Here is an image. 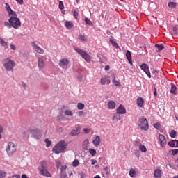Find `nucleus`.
<instances>
[{
    "label": "nucleus",
    "instance_id": "603ef678",
    "mask_svg": "<svg viewBox=\"0 0 178 178\" xmlns=\"http://www.w3.org/2000/svg\"><path fill=\"white\" fill-rule=\"evenodd\" d=\"M159 127H161V124L156 123V124H154V129H159Z\"/></svg>",
    "mask_w": 178,
    "mask_h": 178
},
{
    "label": "nucleus",
    "instance_id": "7ed1b4c3",
    "mask_svg": "<svg viewBox=\"0 0 178 178\" xmlns=\"http://www.w3.org/2000/svg\"><path fill=\"white\" fill-rule=\"evenodd\" d=\"M28 131L29 134H31V137L35 138V140H40V138L42 137L41 130L38 128H31L28 130Z\"/></svg>",
    "mask_w": 178,
    "mask_h": 178
},
{
    "label": "nucleus",
    "instance_id": "4468645a",
    "mask_svg": "<svg viewBox=\"0 0 178 178\" xmlns=\"http://www.w3.org/2000/svg\"><path fill=\"white\" fill-rule=\"evenodd\" d=\"M168 145L171 148H178V140H172L168 143Z\"/></svg>",
    "mask_w": 178,
    "mask_h": 178
},
{
    "label": "nucleus",
    "instance_id": "0eeeda50",
    "mask_svg": "<svg viewBox=\"0 0 178 178\" xmlns=\"http://www.w3.org/2000/svg\"><path fill=\"white\" fill-rule=\"evenodd\" d=\"M39 170L43 176H46V177H51V173L48 172L47 165L46 162H42L41 166L39 168Z\"/></svg>",
    "mask_w": 178,
    "mask_h": 178
},
{
    "label": "nucleus",
    "instance_id": "052dcab7",
    "mask_svg": "<svg viewBox=\"0 0 178 178\" xmlns=\"http://www.w3.org/2000/svg\"><path fill=\"white\" fill-rule=\"evenodd\" d=\"M17 3H19V5H23V0H15Z\"/></svg>",
    "mask_w": 178,
    "mask_h": 178
},
{
    "label": "nucleus",
    "instance_id": "b1692460",
    "mask_svg": "<svg viewBox=\"0 0 178 178\" xmlns=\"http://www.w3.org/2000/svg\"><path fill=\"white\" fill-rule=\"evenodd\" d=\"M113 122H119L120 120V115L119 113H116L113 116Z\"/></svg>",
    "mask_w": 178,
    "mask_h": 178
},
{
    "label": "nucleus",
    "instance_id": "e433bc0d",
    "mask_svg": "<svg viewBox=\"0 0 178 178\" xmlns=\"http://www.w3.org/2000/svg\"><path fill=\"white\" fill-rule=\"evenodd\" d=\"M176 134H177V132L175 130H172L171 132L170 133V136L171 138H175Z\"/></svg>",
    "mask_w": 178,
    "mask_h": 178
},
{
    "label": "nucleus",
    "instance_id": "09e8293b",
    "mask_svg": "<svg viewBox=\"0 0 178 178\" xmlns=\"http://www.w3.org/2000/svg\"><path fill=\"white\" fill-rule=\"evenodd\" d=\"M65 8V6H63V2L62 1H59V9L63 10V9Z\"/></svg>",
    "mask_w": 178,
    "mask_h": 178
},
{
    "label": "nucleus",
    "instance_id": "423d86ee",
    "mask_svg": "<svg viewBox=\"0 0 178 178\" xmlns=\"http://www.w3.org/2000/svg\"><path fill=\"white\" fill-rule=\"evenodd\" d=\"M17 151L16 145L13 142H8L7 148H6V152L8 154V156H12L13 154H15Z\"/></svg>",
    "mask_w": 178,
    "mask_h": 178
},
{
    "label": "nucleus",
    "instance_id": "6e6552de",
    "mask_svg": "<svg viewBox=\"0 0 178 178\" xmlns=\"http://www.w3.org/2000/svg\"><path fill=\"white\" fill-rule=\"evenodd\" d=\"M76 51L79 54V55H81V56H82V58L85 59L86 62H91V56H90V55H88V54H87L86 51L81 50V49H76Z\"/></svg>",
    "mask_w": 178,
    "mask_h": 178
},
{
    "label": "nucleus",
    "instance_id": "4be33fe9",
    "mask_svg": "<svg viewBox=\"0 0 178 178\" xmlns=\"http://www.w3.org/2000/svg\"><path fill=\"white\" fill-rule=\"evenodd\" d=\"M177 90V88L176 87V85H175L173 83H171V90H170L171 94L176 95Z\"/></svg>",
    "mask_w": 178,
    "mask_h": 178
},
{
    "label": "nucleus",
    "instance_id": "a211bd4d",
    "mask_svg": "<svg viewBox=\"0 0 178 178\" xmlns=\"http://www.w3.org/2000/svg\"><path fill=\"white\" fill-rule=\"evenodd\" d=\"M126 57L128 60V62L130 65H133V61H131V52L130 51L127 50L126 53Z\"/></svg>",
    "mask_w": 178,
    "mask_h": 178
},
{
    "label": "nucleus",
    "instance_id": "dca6fc26",
    "mask_svg": "<svg viewBox=\"0 0 178 178\" xmlns=\"http://www.w3.org/2000/svg\"><path fill=\"white\" fill-rule=\"evenodd\" d=\"M154 178H161L162 177V170L161 169H156L154 173Z\"/></svg>",
    "mask_w": 178,
    "mask_h": 178
},
{
    "label": "nucleus",
    "instance_id": "f704fd0d",
    "mask_svg": "<svg viewBox=\"0 0 178 178\" xmlns=\"http://www.w3.org/2000/svg\"><path fill=\"white\" fill-rule=\"evenodd\" d=\"M79 40H80L81 41H87V38H86V35H79L78 36Z\"/></svg>",
    "mask_w": 178,
    "mask_h": 178
},
{
    "label": "nucleus",
    "instance_id": "f8f14e48",
    "mask_svg": "<svg viewBox=\"0 0 178 178\" xmlns=\"http://www.w3.org/2000/svg\"><path fill=\"white\" fill-rule=\"evenodd\" d=\"M69 59L62 58L59 60L58 65L60 67H65V66H67V65H69Z\"/></svg>",
    "mask_w": 178,
    "mask_h": 178
},
{
    "label": "nucleus",
    "instance_id": "ddd939ff",
    "mask_svg": "<svg viewBox=\"0 0 178 178\" xmlns=\"http://www.w3.org/2000/svg\"><path fill=\"white\" fill-rule=\"evenodd\" d=\"M117 113L120 115H124V113H126V108H124L123 105L120 104L117 108Z\"/></svg>",
    "mask_w": 178,
    "mask_h": 178
},
{
    "label": "nucleus",
    "instance_id": "5fc2aeb1",
    "mask_svg": "<svg viewBox=\"0 0 178 178\" xmlns=\"http://www.w3.org/2000/svg\"><path fill=\"white\" fill-rule=\"evenodd\" d=\"M66 169H67V166L63 165V166H61L60 170H61V172H65V170H66Z\"/></svg>",
    "mask_w": 178,
    "mask_h": 178
},
{
    "label": "nucleus",
    "instance_id": "3c124183",
    "mask_svg": "<svg viewBox=\"0 0 178 178\" xmlns=\"http://www.w3.org/2000/svg\"><path fill=\"white\" fill-rule=\"evenodd\" d=\"M10 49H12L13 51H16V46L13 44H10Z\"/></svg>",
    "mask_w": 178,
    "mask_h": 178
},
{
    "label": "nucleus",
    "instance_id": "9d476101",
    "mask_svg": "<svg viewBox=\"0 0 178 178\" xmlns=\"http://www.w3.org/2000/svg\"><path fill=\"white\" fill-rule=\"evenodd\" d=\"M159 144H160L162 148L166 147V138L163 134L159 135Z\"/></svg>",
    "mask_w": 178,
    "mask_h": 178
},
{
    "label": "nucleus",
    "instance_id": "c756f323",
    "mask_svg": "<svg viewBox=\"0 0 178 178\" xmlns=\"http://www.w3.org/2000/svg\"><path fill=\"white\" fill-rule=\"evenodd\" d=\"M80 131V129H73L71 132L70 134L71 136H77L79 134V132Z\"/></svg>",
    "mask_w": 178,
    "mask_h": 178
},
{
    "label": "nucleus",
    "instance_id": "c9c22d12",
    "mask_svg": "<svg viewBox=\"0 0 178 178\" xmlns=\"http://www.w3.org/2000/svg\"><path fill=\"white\" fill-rule=\"evenodd\" d=\"M77 108H78V109H79L80 111H81L82 109H84L85 105H84V104H83V103H78V104H77Z\"/></svg>",
    "mask_w": 178,
    "mask_h": 178
},
{
    "label": "nucleus",
    "instance_id": "8fccbe9b",
    "mask_svg": "<svg viewBox=\"0 0 178 178\" xmlns=\"http://www.w3.org/2000/svg\"><path fill=\"white\" fill-rule=\"evenodd\" d=\"M177 154H178V149H173L172 150V154L173 156H175V155H177Z\"/></svg>",
    "mask_w": 178,
    "mask_h": 178
},
{
    "label": "nucleus",
    "instance_id": "680f3d73",
    "mask_svg": "<svg viewBox=\"0 0 178 178\" xmlns=\"http://www.w3.org/2000/svg\"><path fill=\"white\" fill-rule=\"evenodd\" d=\"M78 115H79V117H81V116H83V115H84V112H83V111H79V112L78 113Z\"/></svg>",
    "mask_w": 178,
    "mask_h": 178
},
{
    "label": "nucleus",
    "instance_id": "37998d69",
    "mask_svg": "<svg viewBox=\"0 0 178 178\" xmlns=\"http://www.w3.org/2000/svg\"><path fill=\"white\" fill-rule=\"evenodd\" d=\"M113 84H114V86H120V83L116 81V78H115V76H113Z\"/></svg>",
    "mask_w": 178,
    "mask_h": 178
},
{
    "label": "nucleus",
    "instance_id": "393cba45",
    "mask_svg": "<svg viewBox=\"0 0 178 178\" xmlns=\"http://www.w3.org/2000/svg\"><path fill=\"white\" fill-rule=\"evenodd\" d=\"M155 48L157 49V52L160 51H163V49H165V46L163 44H155Z\"/></svg>",
    "mask_w": 178,
    "mask_h": 178
},
{
    "label": "nucleus",
    "instance_id": "c03bdc74",
    "mask_svg": "<svg viewBox=\"0 0 178 178\" xmlns=\"http://www.w3.org/2000/svg\"><path fill=\"white\" fill-rule=\"evenodd\" d=\"M45 143H46V147H51V144H52V143L51 142V140H48V138L45 139Z\"/></svg>",
    "mask_w": 178,
    "mask_h": 178
},
{
    "label": "nucleus",
    "instance_id": "0e129e2a",
    "mask_svg": "<svg viewBox=\"0 0 178 178\" xmlns=\"http://www.w3.org/2000/svg\"><path fill=\"white\" fill-rule=\"evenodd\" d=\"M110 67L108 65L105 66V70H109Z\"/></svg>",
    "mask_w": 178,
    "mask_h": 178
},
{
    "label": "nucleus",
    "instance_id": "2f4dec72",
    "mask_svg": "<svg viewBox=\"0 0 178 178\" xmlns=\"http://www.w3.org/2000/svg\"><path fill=\"white\" fill-rule=\"evenodd\" d=\"M8 15L10 17H17L16 12L13 11V10L8 13Z\"/></svg>",
    "mask_w": 178,
    "mask_h": 178
},
{
    "label": "nucleus",
    "instance_id": "f257e3e1",
    "mask_svg": "<svg viewBox=\"0 0 178 178\" xmlns=\"http://www.w3.org/2000/svg\"><path fill=\"white\" fill-rule=\"evenodd\" d=\"M4 26L6 27H8V29L13 28L17 30V29H19V27L22 26V22L20 21V19L17 17H10L8 22H4Z\"/></svg>",
    "mask_w": 178,
    "mask_h": 178
},
{
    "label": "nucleus",
    "instance_id": "1a4fd4ad",
    "mask_svg": "<svg viewBox=\"0 0 178 178\" xmlns=\"http://www.w3.org/2000/svg\"><path fill=\"white\" fill-rule=\"evenodd\" d=\"M31 46L33 47L34 51H35L37 54H40V55H42L44 54L43 49L38 46L37 43H35V42H32Z\"/></svg>",
    "mask_w": 178,
    "mask_h": 178
},
{
    "label": "nucleus",
    "instance_id": "6ab92c4d",
    "mask_svg": "<svg viewBox=\"0 0 178 178\" xmlns=\"http://www.w3.org/2000/svg\"><path fill=\"white\" fill-rule=\"evenodd\" d=\"M101 144V139L99 136H96V138L93 140V145L95 147H98Z\"/></svg>",
    "mask_w": 178,
    "mask_h": 178
},
{
    "label": "nucleus",
    "instance_id": "4c0bfd02",
    "mask_svg": "<svg viewBox=\"0 0 178 178\" xmlns=\"http://www.w3.org/2000/svg\"><path fill=\"white\" fill-rule=\"evenodd\" d=\"M89 153L90 155H92V156H95V155L97 154V151L93 149H89Z\"/></svg>",
    "mask_w": 178,
    "mask_h": 178
},
{
    "label": "nucleus",
    "instance_id": "ea45409f",
    "mask_svg": "<svg viewBox=\"0 0 178 178\" xmlns=\"http://www.w3.org/2000/svg\"><path fill=\"white\" fill-rule=\"evenodd\" d=\"M85 22L88 26H92V22H91V20H90V19H88V18L85 19Z\"/></svg>",
    "mask_w": 178,
    "mask_h": 178
},
{
    "label": "nucleus",
    "instance_id": "f03ea898",
    "mask_svg": "<svg viewBox=\"0 0 178 178\" xmlns=\"http://www.w3.org/2000/svg\"><path fill=\"white\" fill-rule=\"evenodd\" d=\"M66 148H67V143L65 140H60L53 148V152L56 154H61Z\"/></svg>",
    "mask_w": 178,
    "mask_h": 178
},
{
    "label": "nucleus",
    "instance_id": "bb28decb",
    "mask_svg": "<svg viewBox=\"0 0 178 178\" xmlns=\"http://www.w3.org/2000/svg\"><path fill=\"white\" fill-rule=\"evenodd\" d=\"M64 115L65 116H73V112L72 111V110L67 109L65 111Z\"/></svg>",
    "mask_w": 178,
    "mask_h": 178
},
{
    "label": "nucleus",
    "instance_id": "49530a36",
    "mask_svg": "<svg viewBox=\"0 0 178 178\" xmlns=\"http://www.w3.org/2000/svg\"><path fill=\"white\" fill-rule=\"evenodd\" d=\"M6 8L8 13H9L10 12H12V8H10V6H9V4L6 3Z\"/></svg>",
    "mask_w": 178,
    "mask_h": 178
},
{
    "label": "nucleus",
    "instance_id": "7c9ffc66",
    "mask_svg": "<svg viewBox=\"0 0 178 178\" xmlns=\"http://www.w3.org/2000/svg\"><path fill=\"white\" fill-rule=\"evenodd\" d=\"M80 165V161H79L78 159H75L74 160V161L72 162V166L74 168H77V166H79Z\"/></svg>",
    "mask_w": 178,
    "mask_h": 178
},
{
    "label": "nucleus",
    "instance_id": "4d7b16f0",
    "mask_svg": "<svg viewBox=\"0 0 178 178\" xmlns=\"http://www.w3.org/2000/svg\"><path fill=\"white\" fill-rule=\"evenodd\" d=\"M3 132V128L2 127V126L0 125V139L2 138V135H1V134Z\"/></svg>",
    "mask_w": 178,
    "mask_h": 178
},
{
    "label": "nucleus",
    "instance_id": "473e14b6",
    "mask_svg": "<svg viewBox=\"0 0 178 178\" xmlns=\"http://www.w3.org/2000/svg\"><path fill=\"white\" fill-rule=\"evenodd\" d=\"M139 149L141 151V152H147V147H145L143 145H139Z\"/></svg>",
    "mask_w": 178,
    "mask_h": 178
},
{
    "label": "nucleus",
    "instance_id": "c85d7f7f",
    "mask_svg": "<svg viewBox=\"0 0 178 178\" xmlns=\"http://www.w3.org/2000/svg\"><path fill=\"white\" fill-rule=\"evenodd\" d=\"M140 68L142 70H143V72H147L148 71V69H149L147 64H142Z\"/></svg>",
    "mask_w": 178,
    "mask_h": 178
},
{
    "label": "nucleus",
    "instance_id": "72a5a7b5",
    "mask_svg": "<svg viewBox=\"0 0 178 178\" xmlns=\"http://www.w3.org/2000/svg\"><path fill=\"white\" fill-rule=\"evenodd\" d=\"M168 8H175L176 6H177V3H176V2L171 1V2L168 3Z\"/></svg>",
    "mask_w": 178,
    "mask_h": 178
},
{
    "label": "nucleus",
    "instance_id": "79ce46f5",
    "mask_svg": "<svg viewBox=\"0 0 178 178\" xmlns=\"http://www.w3.org/2000/svg\"><path fill=\"white\" fill-rule=\"evenodd\" d=\"M6 177V172L0 170V178Z\"/></svg>",
    "mask_w": 178,
    "mask_h": 178
},
{
    "label": "nucleus",
    "instance_id": "69168bd1",
    "mask_svg": "<svg viewBox=\"0 0 178 178\" xmlns=\"http://www.w3.org/2000/svg\"><path fill=\"white\" fill-rule=\"evenodd\" d=\"M22 178H27V175L26 174H24L22 175Z\"/></svg>",
    "mask_w": 178,
    "mask_h": 178
},
{
    "label": "nucleus",
    "instance_id": "13d9d810",
    "mask_svg": "<svg viewBox=\"0 0 178 178\" xmlns=\"http://www.w3.org/2000/svg\"><path fill=\"white\" fill-rule=\"evenodd\" d=\"M83 131L86 134H88V133H90V129L86 128L83 129Z\"/></svg>",
    "mask_w": 178,
    "mask_h": 178
},
{
    "label": "nucleus",
    "instance_id": "bf43d9fd",
    "mask_svg": "<svg viewBox=\"0 0 178 178\" xmlns=\"http://www.w3.org/2000/svg\"><path fill=\"white\" fill-rule=\"evenodd\" d=\"M97 163V160L95 159H92L91 160V165H95Z\"/></svg>",
    "mask_w": 178,
    "mask_h": 178
},
{
    "label": "nucleus",
    "instance_id": "a19ab883",
    "mask_svg": "<svg viewBox=\"0 0 178 178\" xmlns=\"http://www.w3.org/2000/svg\"><path fill=\"white\" fill-rule=\"evenodd\" d=\"M135 175H136V170H134V169H131L129 171V176H131V177H134Z\"/></svg>",
    "mask_w": 178,
    "mask_h": 178
},
{
    "label": "nucleus",
    "instance_id": "5701e85b",
    "mask_svg": "<svg viewBox=\"0 0 178 178\" xmlns=\"http://www.w3.org/2000/svg\"><path fill=\"white\" fill-rule=\"evenodd\" d=\"M65 26L67 29L70 30V29H72V27H73V22H70V21H66Z\"/></svg>",
    "mask_w": 178,
    "mask_h": 178
},
{
    "label": "nucleus",
    "instance_id": "a878e982",
    "mask_svg": "<svg viewBox=\"0 0 178 178\" xmlns=\"http://www.w3.org/2000/svg\"><path fill=\"white\" fill-rule=\"evenodd\" d=\"M103 170H104V172H105L106 176H110V175H111V170H110V168L108 166H105L103 168Z\"/></svg>",
    "mask_w": 178,
    "mask_h": 178
},
{
    "label": "nucleus",
    "instance_id": "f3484780",
    "mask_svg": "<svg viewBox=\"0 0 178 178\" xmlns=\"http://www.w3.org/2000/svg\"><path fill=\"white\" fill-rule=\"evenodd\" d=\"M100 83L102 86H105V84H111V79H108V77L101 78Z\"/></svg>",
    "mask_w": 178,
    "mask_h": 178
},
{
    "label": "nucleus",
    "instance_id": "2eb2a0df",
    "mask_svg": "<svg viewBox=\"0 0 178 178\" xmlns=\"http://www.w3.org/2000/svg\"><path fill=\"white\" fill-rule=\"evenodd\" d=\"M136 104L139 108H143L144 106V99L143 97H138Z\"/></svg>",
    "mask_w": 178,
    "mask_h": 178
},
{
    "label": "nucleus",
    "instance_id": "e2e57ef3",
    "mask_svg": "<svg viewBox=\"0 0 178 178\" xmlns=\"http://www.w3.org/2000/svg\"><path fill=\"white\" fill-rule=\"evenodd\" d=\"M13 178H20V175H15L13 176Z\"/></svg>",
    "mask_w": 178,
    "mask_h": 178
},
{
    "label": "nucleus",
    "instance_id": "6e6d98bb",
    "mask_svg": "<svg viewBox=\"0 0 178 178\" xmlns=\"http://www.w3.org/2000/svg\"><path fill=\"white\" fill-rule=\"evenodd\" d=\"M145 73L147 74V77H149V79H151V72H149V70L145 72Z\"/></svg>",
    "mask_w": 178,
    "mask_h": 178
},
{
    "label": "nucleus",
    "instance_id": "338daca9",
    "mask_svg": "<svg viewBox=\"0 0 178 178\" xmlns=\"http://www.w3.org/2000/svg\"><path fill=\"white\" fill-rule=\"evenodd\" d=\"M153 74H158V71L154 70L152 72Z\"/></svg>",
    "mask_w": 178,
    "mask_h": 178
},
{
    "label": "nucleus",
    "instance_id": "cd10ccee",
    "mask_svg": "<svg viewBox=\"0 0 178 178\" xmlns=\"http://www.w3.org/2000/svg\"><path fill=\"white\" fill-rule=\"evenodd\" d=\"M88 140H85L83 143V149H86V151H87V149H88V147H90V145H88Z\"/></svg>",
    "mask_w": 178,
    "mask_h": 178
},
{
    "label": "nucleus",
    "instance_id": "aec40b11",
    "mask_svg": "<svg viewBox=\"0 0 178 178\" xmlns=\"http://www.w3.org/2000/svg\"><path fill=\"white\" fill-rule=\"evenodd\" d=\"M108 109H115V108H116V103L113 101L108 102Z\"/></svg>",
    "mask_w": 178,
    "mask_h": 178
},
{
    "label": "nucleus",
    "instance_id": "412c9836",
    "mask_svg": "<svg viewBox=\"0 0 178 178\" xmlns=\"http://www.w3.org/2000/svg\"><path fill=\"white\" fill-rule=\"evenodd\" d=\"M0 45H1V47H3L4 49H8V48L7 42H5V40H3L2 38H0Z\"/></svg>",
    "mask_w": 178,
    "mask_h": 178
},
{
    "label": "nucleus",
    "instance_id": "a18cd8bd",
    "mask_svg": "<svg viewBox=\"0 0 178 178\" xmlns=\"http://www.w3.org/2000/svg\"><path fill=\"white\" fill-rule=\"evenodd\" d=\"M60 177L61 178H67V174H66V172H65V171H61Z\"/></svg>",
    "mask_w": 178,
    "mask_h": 178
},
{
    "label": "nucleus",
    "instance_id": "20e7f679",
    "mask_svg": "<svg viewBox=\"0 0 178 178\" xmlns=\"http://www.w3.org/2000/svg\"><path fill=\"white\" fill-rule=\"evenodd\" d=\"M3 66L7 72H13V67L16 66V63L8 58L4 60Z\"/></svg>",
    "mask_w": 178,
    "mask_h": 178
},
{
    "label": "nucleus",
    "instance_id": "58836bf2",
    "mask_svg": "<svg viewBox=\"0 0 178 178\" xmlns=\"http://www.w3.org/2000/svg\"><path fill=\"white\" fill-rule=\"evenodd\" d=\"M110 42L111 44H112V45L116 48H119V45L118 44V43H116V42H115L113 40L111 39L110 40Z\"/></svg>",
    "mask_w": 178,
    "mask_h": 178
},
{
    "label": "nucleus",
    "instance_id": "774afa93",
    "mask_svg": "<svg viewBox=\"0 0 178 178\" xmlns=\"http://www.w3.org/2000/svg\"><path fill=\"white\" fill-rule=\"evenodd\" d=\"M94 178H101L99 175H96Z\"/></svg>",
    "mask_w": 178,
    "mask_h": 178
},
{
    "label": "nucleus",
    "instance_id": "864d4df0",
    "mask_svg": "<svg viewBox=\"0 0 178 178\" xmlns=\"http://www.w3.org/2000/svg\"><path fill=\"white\" fill-rule=\"evenodd\" d=\"M79 176L81 178H86L87 176L84 174V172H79Z\"/></svg>",
    "mask_w": 178,
    "mask_h": 178
},
{
    "label": "nucleus",
    "instance_id": "de8ad7c7",
    "mask_svg": "<svg viewBox=\"0 0 178 178\" xmlns=\"http://www.w3.org/2000/svg\"><path fill=\"white\" fill-rule=\"evenodd\" d=\"M73 16H74V19H77V17L79 16V10L78 11L74 10Z\"/></svg>",
    "mask_w": 178,
    "mask_h": 178
},
{
    "label": "nucleus",
    "instance_id": "9b49d317",
    "mask_svg": "<svg viewBox=\"0 0 178 178\" xmlns=\"http://www.w3.org/2000/svg\"><path fill=\"white\" fill-rule=\"evenodd\" d=\"M44 66H45V61L44 60V58H42V56L41 57H38V67L39 69H44Z\"/></svg>",
    "mask_w": 178,
    "mask_h": 178
},
{
    "label": "nucleus",
    "instance_id": "39448f33",
    "mask_svg": "<svg viewBox=\"0 0 178 178\" xmlns=\"http://www.w3.org/2000/svg\"><path fill=\"white\" fill-rule=\"evenodd\" d=\"M138 127L141 130H144L145 131H147L148 130V121L147 120V118L144 117H140L138 120Z\"/></svg>",
    "mask_w": 178,
    "mask_h": 178
}]
</instances>
